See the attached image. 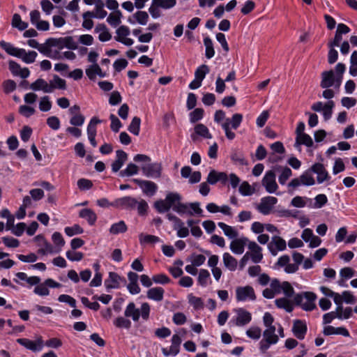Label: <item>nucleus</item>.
<instances>
[{
	"label": "nucleus",
	"mask_w": 357,
	"mask_h": 357,
	"mask_svg": "<svg viewBox=\"0 0 357 357\" xmlns=\"http://www.w3.org/2000/svg\"><path fill=\"white\" fill-rule=\"evenodd\" d=\"M116 155V158L112 164V170L114 172H119L128 159L127 153L122 150H117Z\"/></svg>",
	"instance_id": "24"
},
{
	"label": "nucleus",
	"mask_w": 357,
	"mask_h": 357,
	"mask_svg": "<svg viewBox=\"0 0 357 357\" xmlns=\"http://www.w3.org/2000/svg\"><path fill=\"white\" fill-rule=\"evenodd\" d=\"M153 4H156L158 7L164 9H169L173 8L176 3V0H153Z\"/></svg>",
	"instance_id": "53"
},
{
	"label": "nucleus",
	"mask_w": 357,
	"mask_h": 357,
	"mask_svg": "<svg viewBox=\"0 0 357 357\" xmlns=\"http://www.w3.org/2000/svg\"><path fill=\"white\" fill-rule=\"evenodd\" d=\"M317 298L315 294L310 291L297 294L294 297V302L305 311H312L316 307L314 301Z\"/></svg>",
	"instance_id": "6"
},
{
	"label": "nucleus",
	"mask_w": 357,
	"mask_h": 357,
	"mask_svg": "<svg viewBox=\"0 0 357 357\" xmlns=\"http://www.w3.org/2000/svg\"><path fill=\"white\" fill-rule=\"evenodd\" d=\"M255 189L247 181L241 183L238 188V192L243 196H250L255 193Z\"/></svg>",
	"instance_id": "43"
},
{
	"label": "nucleus",
	"mask_w": 357,
	"mask_h": 357,
	"mask_svg": "<svg viewBox=\"0 0 357 357\" xmlns=\"http://www.w3.org/2000/svg\"><path fill=\"white\" fill-rule=\"evenodd\" d=\"M292 331L298 339L303 340L307 333V325L303 321L296 319L294 321Z\"/></svg>",
	"instance_id": "22"
},
{
	"label": "nucleus",
	"mask_w": 357,
	"mask_h": 357,
	"mask_svg": "<svg viewBox=\"0 0 357 357\" xmlns=\"http://www.w3.org/2000/svg\"><path fill=\"white\" fill-rule=\"evenodd\" d=\"M165 290L162 287H153L148 290L147 298L155 301H161L163 299Z\"/></svg>",
	"instance_id": "29"
},
{
	"label": "nucleus",
	"mask_w": 357,
	"mask_h": 357,
	"mask_svg": "<svg viewBox=\"0 0 357 357\" xmlns=\"http://www.w3.org/2000/svg\"><path fill=\"white\" fill-rule=\"evenodd\" d=\"M195 131L197 134L204 138H211V135L209 132L208 128L204 124L199 123L195 127Z\"/></svg>",
	"instance_id": "50"
},
{
	"label": "nucleus",
	"mask_w": 357,
	"mask_h": 357,
	"mask_svg": "<svg viewBox=\"0 0 357 357\" xmlns=\"http://www.w3.org/2000/svg\"><path fill=\"white\" fill-rule=\"evenodd\" d=\"M174 211L176 212L180 215L188 214L192 215V212L189 209V204L182 203L181 201H178V204L174 207Z\"/></svg>",
	"instance_id": "44"
},
{
	"label": "nucleus",
	"mask_w": 357,
	"mask_h": 357,
	"mask_svg": "<svg viewBox=\"0 0 357 357\" xmlns=\"http://www.w3.org/2000/svg\"><path fill=\"white\" fill-rule=\"evenodd\" d=\"M209 70L206 65H202L200 66L195 73V79L202 82V80L204 79L206 75L208 73Z\"/></svg>",
	"instance_id": "56"
},
{
	"label": "nucleus",
	"mask_w": 357,
	"mask_h": 357,
	"mask_svg": "<svg viewBox=\"0 0 357 357\" xmlns=\"http://www.w3.org/2000/svg\"><path fill=\"white\" fill-rule=\"evenodd\" d=\"M237 260L229 253H225V266L230 271H235L237 267Z\"/></svg>",
	"instance_id": "47"
},
{
	"label": "nucleus",
	"mask_w": 357,
	"mask_h": 357,
	"mask_svg": "<svg viewBox=\"0 0 357 357\" xmlns=\"http://www.w3.org/2000/svg\"><path fill=\"white\" fill-rule=\"evenodd\" d=\"M102 122L98 118L93 116L91 120L87 126V135L96 136V126Z\"/></svg>",
	"instance_id": "42"
},
{
	"label": "nucleus",
	"mask_w": 357,
	"mask_h": 357,
	"mask_svg": "<svg viewBox=\"0 0 357 357\" xmlns=\"http://www.w3.org/2000/svg\"><path fill=\"white\" fill-rule=\"evenodd\" d=\"M141 120L139 117L135 116L128 126V130L135 135H138L140 130Z\"/></svg>",
	"instance_id": "48"
},
{
	"label": "nucleus",
	"mask_w": 357,
	"mask_h": 357,
	"mask_svg": "<svg viewBox=\"0 0 357 357\" xmlns=\"http://www.w3.org/2000/svg\"><path fill=\"white\" fill-rule=\"evenodd\" d=\"M12 26L18 29L20 31L25 30L28 27V23L23 22L21 19V16L15 13L13 16Z\"/></svg>",
	"instance_id": "40"
},
{
	"label": "nucleus",
	"mask_w": 357,
	"mask_h": 357,
	"mask_svg": "<svg viewBox=\"0 0 357 357\" xmlns=\"http://www.w3.org/2000/svg\"><path fill=\"white\" fill-rule=\"evenodd\" d=\"M233 162L238 165L246 166L248 165V161L245 159L243 153L238 150H233L230 155Z\"/></svg>",
	"instance_id": "34"
},
{
	"label": "nucleus",
	"mask_w": 357,
	"mask_h": 357,
	"mask_svg": "<svg viewBox=\"0 0 357 357\" xmlns=\"http://www.w3.org/2000/svg\"><path fill=\"white\" fill-rule=\"evenodd\" d=\"M121 281L126 282V280L119 276L116 273L109 272L108 278L105 280V286L107 289H118Z\"/></svg>",
	"instance_id": "20"
},
{
	"label": "nucleus",
	"mask_w": 357,
	"mask_h": 357,
	"mask_svg": "<svg viewBox=\"0 0 357 357\" xmlns=\"http://www.w3.org/2000/svg\"><path fill=\"white\" fill-rule=\"evenodd\" d=\"M243 120V116L241 114H234L231 119L227 118L225 119V123L228 128L231 129H237L241 125Z\"/></svg>",
	"instance_id": "33"
},
{
	"label": "nucleus",
	"mask_w": 357,
	"mask_h": 357,
	"mask_svg": "<svg viewBox=\"0 0 357 357\" xmlns=\"http://www.w3.org/2000/svg\"><path fill=\"white\" fill-rule=\"evenodd\" d=\"M116 34L117 36L115 37L116 41L127 46H130L133 44L134 41L132 39L126 38L130 35V29L128 26L124 25L119 26L116 30Z\"/></svg>",
	"instance_id": "17"
},
{
	"label": "nucleus",
	"mask_w": 357,
	"mask_h": 357,
	"mask_svg": "<svg viewBox=\"0 0 357 357\" xmlns=\"http://www.w3.org/2000/svg\"><path fill=\"white\" fill-rule=\"evenodd\" d=\"M52 107V102L50 101L48 96H43L41 98L39 102V109L42 112H47Z\"/></svg>",
	"instance_id": "60"
},
{
	"label": "nucleus",
	"mask_w": 357,
	"mask_h": 357,
	"mask_svg": "<svg viewBox=\"0 0 357 357\" xmlns=\"http://www.w3.org/2000/svg\"><path fill=\"white\" fill-rule=\"evenodd\" d=\"M133 181L138 185V186L142 190V192L148 195L153 196L155 194L158 186L157 185L151 181L141 180L138 178H135Z\"/></svg>",
	"instance_id": "11"
},
{
	"label": "nucleus",
	"mask_w": 357,
	"mask_h": 357,
	"mask_svg": "<svg viewBox=\"0 0 357 357\" xmlns=\"http://www.w3.org/2000/svg\"><path fill=\"white\" fill-rule=\"evenodd\" d=\"M17 342L33 351H40L43 348V341L41 339L33 341L26 338H19L17 340Z\"/></svg>",
	"instance_id": "21"
},
{
	"label": "nucleus",
	"mask_w": 357,
	"mask_h": 357,
	"mask_svg": "<svg viewBox=\"0 0 357 357\" xmlns=\"http://www.w3.org/2000/svg\"><path fill=\"white\" fill-rule=\"evenodd\" d=\"M36 239H43V243H44V247L43 248H40L38 250V252L42 255H45L48 253H52L54 252V250H53V247L52 245L48 243L47 241H46L45 239H43V236L38 235L36 237Z\"/></svg>",
	"instance_id": "51"
},
{
	"label": "nucleus",
	"mask_w": 357,
	"mask_h": 357,
	"mask_svg": "<svg viewBox=\"0 0 357 357\" xmlns=\"http://www.w3.org/2000/svg\"><path fill=\"white\" fill-rule=\"evenodd\" d=\"M276 169L281 170V174L278 177L279 183L281 185H284L287 181L292 176V171L288 167L279 166Z\"/></svg>",
	"instance_id": "36"
},
{
	"label": "nucleus",
	"mask_w": 357,
	"mask_h": 357,
	"mask_svg": "<svg viewBox=\"0 0 357 357\" xmlns=\"http://www.w3.org/2000/svg\"><path fill=\"white\" fill-rule=\"evenodd\" d=\"M105 4L102 0H97L95 5V13L91 11H86L84 13V17H91L98 19L105 18L107 13L104 10Z\"/></svg>",
	"instance_id": "19"
},
{
	"label": "nucleus",
	"mask_w": 357,
	"mask_h": 357,
	"mask_svg": "<svg viewBox=\"0 0 357 357\" xmlns=\"http://www.w3.org/2000/svg\"><path fill=\"white\" fill-rule=\"evenodd\" d=\"M48 42L54 47H57L59 50L66 47L69 50H77L78 45L72 36H67L60 38H49Z\"/></svg>",
	"instance_id": "9"
},
{
	"label": "nucleus",
	"mask_w": 357,
	"mask_h": 357,
	"mask_svg": "<svg viewBox=\"0 0 357 357\" xmlns=\"http://www.w3.org/2000/svg\"><path fill=\"white\" fill-rule=\"evenodd\" d=\"M262 185L269 193H273L277 190L278 184L275 181V174L273 170L266 172L262 179Z\"/></svg>",
	"instance_id": "10"
},
{
	"label": "nucleus",
	"mask_w": 357,
	"mask_h": 357,
	"mask_svg": "<svg viewBox=\"0 0 357 357\" xmlns=\"http://www.w3.org/2000/svg\"><path fill=\"white\" fill-rule=\"evenodd\" d=\"M30 89L33 91H43L44 93H52V89L45 79L42 78L37 79L34 82L31 84Z\"/></svg>",
	"instance_id": "26"
},
{
	"label": "nucleus",
	"mask_w": 357,
	"mask_h": 357,
	"mask_svg": "<svg viewBox=\"0 0 357 357\" xmlns=\"http://www.w3.org/2000/svg\"><path fill=\"white\" fill-rule=\"evenodd\" d=\"M139 172V167L133 163H129L127 165V167L121 171L119 173L120 176H131L132 175H135Z\"/></svg>",
	"instance_id": "41"
},
{
	"label": "nucleus",
	"mask_w": 357,
	"mask_h": 357,
	"mask_svg": "<svg viewBox=\"0 0 357 357\" xmlns=\"http://www.w3.org/2000/svg\"><path fill=\"white\" fill-rule=\"evenodd\" d=\"M35 112L36 110L33 107H31L26 105H21L19 107V113L26 118L31 116Z\"/></svg>",
	"instance_id": "64"
},
{
	"label": "nucleus",
	"mask_w": 357,
	"mask_h": 357,
	"mask_svg": "<svg viewBox=\"0 0 357 357\" xmlns=\"http://www.w3.org/2000/svg\"><path fill=\"white\" fill-rule=\"evenodd\" d=\"M227 181L232 188H236L241 182L240 178L235 174L231 173L228 176L225 174V181Z\"/></svg>",
	"instance_id": "52"
},
{
	"label": "nucleus",
	"mask_w": 357,
	"mask_h": 357,
	"mask_svg": "<svg viewBox=\"0 0 357 357\" xmlns=\"http://www.w3.org/2000/svg\"><path fill=\"white\" fill-rule=\"evenodd\" d=\"M275 326H271L264 331V338L259 342L260 349L262 351H266L271 344L278 342V337L275 335Z\"/></svg>",
	"instance_id": "7"
},
{
	"label": "nucleus",
	"mask_w": 357,
	"mask_h": 357,
	"mask_svg": "<svg viewBox=\"0 0 357 357\" xmlns=\"http://www.w3.org/2000/svg\"><path fill=\"white\" fill-rule=\"evenodd\" d=\"M310 169L312 173H314L317 175V181L319 184L324 183V181H327L331 178L328 172L326 169L324 165L321 163H314L310 167Z\"/></svg>",
	"instance_id": "12"
},
{
	"label": "nucleus",
	"mask_w": 357,
	"mask_h": 357,
	"mask_svg": "<svg viewBox=\"0 0 357 357\" xmlns=\"http://www.w3.org/2000/svg\"><path fill=\"white\" fill-rule=\"evenodd\" d=\"M286 241L280 236H275L268 244V248L272 255L275 256L278 251H283L286 249Z\"/></svg>",
	"instance_id": "14"
},
{
	"label": "nucleus",
	"mask_w": 357,
	"mask_h": 357,
	"mask_svg": "<svg viewBox=\"0 0 357 357\" xmlns=\"http://www.w3.org/2000/svg\"><path fill=\"white\" fill-rule=\"evenodd\" d=\"M261 331L259 327L252 326L250 327L247 331L246 335L254 340H258L260 338Z\"/></svg>",
	"instance_id": "63"
},
{
	"label": "nucleus",
	"mask_w": 357,
	"mask_h": 357,
	"mask_svg": "<svg viewBox=\"0 0 357 357\" xmlns=\"http://www.w3.org/2000/svg\"><path fill=\"white\" fill-rule=\"evenodd\" d=\"M114 324L117 328H123L129 329L131 327V321L123 317H119L114 321Z\"/></svg>",
	"instance_id": "55"
},
{
	"label": "nucleus",
	"mask_w": 357,
	"mask_h": 357,
	"mask_svg": "<svg viewBox=\"0 0 357 357\" xmlns=\"http://www.w3.org/2000/svg\"><path fill=\"white\" fill-rule=\"evenodd\" d=\"M277 202V198L274 197L268 196L263 197L257 206V210L264 215H268L271 213Z\"/></svg>",
	"instance_id": "13"
},
{
	"label": "nucleus",
	"mask_w": 357,
	"mask_h": 357,
	"mask_svg": "<svg viewBox=\"0 0 357 357\" xmlns=\"http://www.w3.org/2000/svg\"><path fill=\"white\" fill-rule=\"evenodd\" d=\"M65 233L69 236H73L75 234H80L83 233V229L78 225H74L72 227H67L65 228Z\"/></svg>",
	"instance_id": "58"
},
{
	"label": "nucleus",
	"mask_w": 357,
	"mask_h": 357,
	"mask_svg": "<svg viewBox=\"0 0 357 357\" xmlns=\"http://www.w3.org/2000/svg\"><path fill=\"white\" fill-rule=\"evenodd\" d=\"M79 217L87 220L90 225H93L97 220V215L90 208H83L79 211Z\"/></svg>",
	"instance_id": "31"
},
{
	"label": "nucleus",
	"mask_w": 357,
	"mask_h": 357,
	"mask_svg": "<svg viewBox=\"0 0 357 357\" xmlns=\"http://www.w3.org/2000/svg\"><path fill=\"white\" fill-rule=\"evenodd\" d=\"M133 159L137 162H144L141 165V169L146 177L158 178L161 176L162 165L160 163H151L150 157L144 154H137Z\"/></svg>",
	"instance_id": "1"
},
{
	"label": "nucleus",
	"mask_w": 357,
	"mask_h": 357,
	"mask_svg": "<svg viewBox=\"0 0 357 357\" xmlns=\"http://www.w3.org/2000/svg\"><path fill=\"white\" fill-rule=\"evenodd\" d=\"M52 45L50 44V43L48 42V39L46 40V43L45 44L40 45L38 51L44 54L45 56L50 57L51 59H62V56L61 55L56 56H52L51 49L50 47Z\"/></svg>",
	"instance_id": "37"
},
{
	"label": "nucleus",
	"mask_w": 357,
	"mask_h": 357,
	"mask_svg": "<svg viewBox=\"0 0 357 357\" xmlns=\"http://www.w3.org/2000/svg\"><path fill=\"white\" fill-rule=\"evenodd\" d=\"M334 96L335 93L332 89H326L322 93V97L328 100V101L325 104H323L322 102H317L311 106V109L314 112H322L324 120H329L332 116L333 109L335 107L334 101L331 99Z\"/></svg>",
	"instance_id": "2"
},
{
	"label": "nucleus",
	"mask_w": 357,
	"mask_h": 357,
	"mask_svg": "<svg viewBox=\"0 0 357 357\" xmlns=\"http://www.w3.org/2000/svg\"><path fill=\"white\" fill-rule=\"evenodd\" d=\"M121 13L117 10L115 13H110L107 19V22L112 26L116 27L121 23Z\"/></svg>",
	"instance_id": "45"
},
{
	"label": "nucleus",
	"mask_w": 357,
	"mask_h": 357,
	"mask_svg": "<svg viewBox=\"0 0 357 357\" xmlns=\"http://www.w3.org/2000/svg\"><path fill=\"white\" fill-rule=\"evenodd\" d=\"M137 22L142 24L146 25L149 20V15L145 11H137L134 15Z\"/></svg>",
	"instance_id": "59"
},
{
	"label": "nucleus",
	"mask_w": 357,
	"mask_h": 357,
	"mask_svg": "<svg viewBox=\"0 0 357 357\" xmlns=\"http://www.w3.org/2000/svg\"><path fill=\"white\" fill-rule=\"evenodd\" d=\"M303 144L307 147H311L313 145V141L311 137L306 134L303 133L300 135L296 136V142L294 144V146L298 151H301V146Z\"/></svg>",
	"instance_id": "28"
},
{
	"label": "nucleus",
	"mask_w": 357,
	"mask_h": 357,
	"mask_svg": "<svg viewBox=\"0 0 357 357\" xmlns=\"http://www.w3.org/2000/svg\"><path fill=\"white\" fill-rule=\"evenodd\" d=\"M127 231V226L124 221L121 220L116 223L113 224L110 229L109 232L112 234L116 235L120 233H124Z\"/></svg>",
	"instance_id": "39"
},
{
	"label": "nucleus",
	"mask_w": 357,
	"mask_h": 357,
	"mask_svg": "<svg viewBox=\"0 0 357 357\" xmlns=\"http://www.w3.org/2000/svg\"><path fill=\"white\" fill-rule=\"evenodd\" d=\"M139 241L141 245H153L155 243L161 242V240L159 237L150 234H144L143 233H141L139 235Z\"/></svg>",
	"instance_id": "35"
},
{
	"label": "nucleus",
	"mask_w": 357,
	"mask_h": 357,
	"mask_svg": "<svg viewBox=\"0 0 357 357\" xmlns=\"http://www.w3.org/2000/svg\"><path fill=\"white\" fill-rule=\"evenodd\" d=\"M236 298L238 301H245L247 299L255 300L256 296L254 289L251 286L237 288Z\"/></svg>",
	"instance_id": "18"
},
{
	"label": "nucleus",
	"mask_w": 357,
	"mask_h": 357,
	"mask_svg": "<svg viewBox=\"0 0 357 357\" xmlns=\"http://www.w3.org/2000/svg\"><path fill=\"white\" fill-rule=\"evenodd\" d=\"M252 319L251 314L244 309H238L237 310L236 317V325L243 326L250 322Z\"/></svg>",
	"instance_id": "25"
},
{
	"label": "nucleus",
	"mask_w": 357,
	"mask_h": 357,
	"mask_svg": "<svg viewBox=\"0 0 357 357\" xmlns=\"http://www.w3.org/2000/svg\"><path fill=\"white\" fill-rule=\"evenodd\" d=\"M285 295L287 298H291L294 296V290L291 284L289 282H283L281 288V292Z\"/></svg>",
	"instance_id": "61"
},
{
	"label": "nucleus",
	"mask_w": 357,
	"mask_h": 357,
	"mask_svg": "<svg viewBox=\"0 0 357 357\" xmlns=\"http://www.w3.org/2000/svg\"><path fill=\"white\" fill-rule=\"evenodd\" d=\"M275 304L278 308L284 309L287 312H291L294 310L293 303L287 297L275 299Z\"/></svg>",
	"instance_id": "32"
},
{
	"label": "nucleus",
	"mask_w": 357,
	"mask_h": 357,
	"mask_svg": "<svg viewBox=\"0 0 357 357\" xmlns=\"http://www.w3.org/2000/svg\"><path fill=\"white\" fill-rule=\"evenodd\" d=\"M222 178L223 172H217L215 170L211 169L207 177V183L211 185H214Z\"/></svg>",
	"instance_id": "46"
},
{
	"label": "nucleus",
	"mask_w": 357,
	"mask_h": 357,
	"mask_svg": "<svg viewBox=\"0 0 357 357\" xmlns=\"http://www.w3.org/2000/svg\"><path fill=\"white\" fill-rule=\"evenodd\" d=\"M248 247L252 261L255 264L261 262L263 259L262 248L254 241L249 242Z\"/></svg>",
	"instance_id": "16"
},
{
	"label": "nucleus",
	"mask_w": 357,
	"mask_h": 357,
	"mask_svg": "<svg viewBox=\"0 0 357 357\" xmlns=\"http://www.w3.org/2000/svg\"><path fill=\"white\" fill-rule=\"evenodd\" d=\"M335 85V75L333 70L324 71L321 73L320 86L327 89Z\"/></svg>",
	"instance_id": "27"
},
{
	"label": "nucleus",
	"mask_w": 357,
	"mask_h": 357,
	"mask_svg": "<svg viewBox=\"0 0 357 357\" xmlns=\"http://www.w3.org/2000/svg\"><path fill=\"white\" fill-rule=\"evenodd\" d=\"M50 85L52 89V92L55 89H66V82L65 79L59 77L58 75H54L52 80L50 82Z\"/></svg>",
	"instance_id": "38"
},
{
	"label": "nucleus",
	"mask_w": 357,
	"mask_h": 357,
	"mask_svg": "<svg viewBox=\"0 0 357 357\" xmlns=\"http://www.w3.org/2000/svg\"><path fill=\"white\" fill-rule=\"evenodd\" d=\"M150 310V305L148 303H143L139 309L136 307L133 302H130L124 311V315L126 317H131L135 322L139 321L140 316L144 320L147 321L149 318Z\"/></svg>",
	"instance_id": "4"
},
{
	"label": "nucleus",
	"mask_w": 357,
	"mask_h": 357,
	"mask_svg": "<svg viewBox=\"0 0 357 357\" xmlns=\"http://www.w3.org/2000/svg\"><path fill=\"white\" fill-rule=\"evenodd\" d=\"M173 228L177 231V236L180 238H185L189 234L188 228L184 226L182 220L179 223L173 225Z\"/></svg>",
	"instance_id": "49"
},
{
	"label": "nucleus",
	"mask_w": 357,
	"mask_h": 357,
	"mask_svg": "<svg viewBox=\"0 0 357 357\" xmlns=\"http://www.w3.org/2000/svg\"><path fill=\"white\" fill-rule=\"evenodd\" d=\"M109 119L111 120V129L114 132H118L120 128L122 127V123L120 120L113 114L109 115Z\"/></svg>",
	"instance_id": "57"
},
{
	"label": "nucleus",
	"mask_w": 357,
	"mask_h": 357,
	"mask_svg": "<svg viewBox=\"0 0 357 357\" xmlns=\"http://www.w3.org/2000/svg\"><path fill=\"white\" fill-rule=\"evenodd\" d=\"M86 74L91 80H93L96 75L100 77H105V73H102L98 63L92 64L86 69Z\"/></svg>",
	"instance_id": "30"
},
{
	"label": "nucleus",
	"mask_w": 357,
	"mask_h": 357,
	"mask_svg": "<svg viewBox=\"0 0 357 357\" xmlns=\"http://www.w3.org/2000/svg\"><path fill=\"white\" fill-rule=\"evenodd\" d=\"M0 46L9 55L20 58L26 63H33L38 55L37 52L35 51H29L26 52L24 49L15 47L12 44L4 40L0 41Z\"/></svg>",
	"instance_id": "3"
},
{
	"label": "nucleus",
	"mask_w": 357,
	"mask_h": 357,
	"mask_svg": "<svg viewBox=\"0 0 357 357\" xmlns=\"http://www.w3.org/2000/svg\"><path fill=\"white\" fill-rule=\"evenodd\" d=\"M210 277L209 272L206 269H201L198 276V282L200 285L205 287L207 284Z\"/></svg>",
	"instance_id": "62"
},
{
	"label": "nucleus",
	"mask_w": 357,
	"mask_h": 357,
	"mask_svg": "<svg viewBox=\"0 0 357 357\" xmlns=\"http://www.w3.org/2000/svg\"><path fill=\"white\" fill-rule=\"evenodd\" d=\"M182 197L178 192H168L165 199H160L154 203V207L160 213H163L169 211L171 208L176 206L178 201H181Z\"/></svg>",
	"instance_id": "5"
},
{
	"label": "nucleus",
	"mask_w": 357,
	"mask_h": 357,
	"mask_svg": "<svg viewBox=\"0 0 357 357\" xmlns=\"http://www.w3.org/2000/svg\"><path fill=\"white\" fill-rule=\"evenodd\" d=\"M137 201L136 199L126 196L116 199L112 203V206L124 209H133L136 207Z\"/></svg>",
	"instance_id": "15"
},
{
	"label": "nucleus",
	"mask_w": 357,
	"mask_h": 357,
	"mask_svg": "<svg viewBox=\"0 0 357 357\" xmlns=\"http://www.w3.org/2000/svg\"><path fill=\"white\" fill-rule=\"evenodd\" d=\"M204 44L206 47V56L208 59H211L214 56L215 51L213 46L212 40L206 37L204 39Z\"/></svg>",
	"instance_id": "54"
},
{
	"label": "nucleus",
	"mask_w": 357,
	"mask_h": 357,
	"mask_svg": "<svg viewBox=\"0 0 357 357\" xmlns=\"http://www.w3.org/2000/svg\"><path fill=\"white\" fill-rule=\"evenodd\" d=\"M248 241V238L245 237L234 239L230 243V250L236 255H241L244 252L245 245Z\"/></svg>",
	"instance_id": "23"
},
{
	"label": "nucleus",
	"mask_w": 357,
	"mask_h": 357,
	"mask_svg": "<svg viewBox=\"0 0 357 357\" xmlns=\"http://www.w3.org/2000/svg\"><path fill=\"white\" fill-rule=\"evenodd\" d=\"M315 184V180L312 176V172L309 168L304 172L299 178L292 179L288 184L289 188H296L301 185L311 186Z\"/></svg>",
	"instance_id": "8"
}]
</instances>
